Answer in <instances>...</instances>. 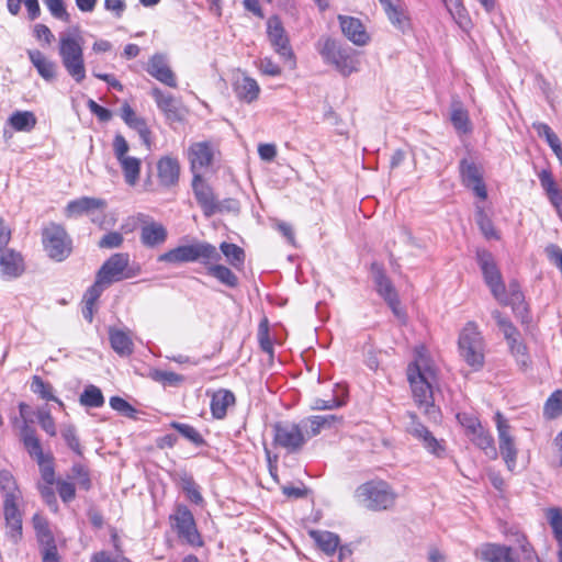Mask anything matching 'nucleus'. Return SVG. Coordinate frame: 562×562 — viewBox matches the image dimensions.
<instances>
[{"label": "nucleus", "mask_w": 562, "mask_h": 562, "mask_svg": "<svg viewBox=\"0 0 562 562\" xmlns=\"http://www.w3.org/2000/svg\"><path fill=\"white\" fill-rule=\"evenodd\" d=\"M407 379L417 406L432 422L440 420L441 414L434 403V387L437 385V372L425 348L416 349L415 360L407 367Z\"/></svg>", "instance_id": "obj_1"}, {"label": "nucleus", "mask_w": 562, "mask_h": 562, "mask_svg": "<svg viewBox=\"0 0 562 562\" xmlns=\"http://www.w3.org/2000/svg\"><path fill=\"white\" fill-rule=\"evenodd\" d=\"M83 38L78 30L63 32L59 35L58 54L67 74L78 83L86 78L83 59Z\"/></svg>", "instance_id": "obj_2"}, {"label": "nucleus", "mask_w": 562, "mask_h": 562, "mask_svg": "<svg viewBox=\"0 0 562 562\" xmlns=\"http://www.w3.org/2000/svg\"><path fill=\"white\" fill-rule=\"evenodd\" d=\"M221 260V254L216 247L206 241H195L190 245H180L158 256L159 262L180 265L187 262H200L209 266Z\"/></svg>", "instance_id": "obj_3"}, {"label": "nucleus", "mask_w": 562, "mask_h": 562, "mask_svg": "<svg viewBox=\"0 0 562 562\" xmlns=\"http://www.w3.org/2000/svg\"><path fill=\"white\" fill-rule=\"evenodd\" d=\"M460 357L474 371L484 366L485 341L479 326L474 322H468L462 328L458 339Z\"/></svg>", "instance_id": "obj_4"}, {"label": "nucleus", "mask_w": 562, "mask_h": 562, "mask_svg": "<svg viewBox=\"0 0 562 562\" xmlns=\"http://www.w3.org/2000/svg\"><path fill=\"white\" fill-rule=\"evenodd\" d=\"M356 498L366 508L374 512L386 510L394 506L396 493L384 481H369L356 490Z\"/></svg>", "instance_id": "obj_5"}, {"label": "nucleus", "mask_w": 562, "mask_h": 562, "mask_svg": "<svg viewBox=\"0 0 562 562\" xmlns=\"http://www.w3.org/2000/svg\"><path fill=\"white\" fill-rule=\"evenodd\" d=\"M319 53L326 63L333 64L345 77L358 71V53L350 46L326 38Z\"/></svg>", "instance_id": "obj_6"}, {"label": "nucleus", "mask_w": 562, "mask_h": 562, "mask_svg": "<svg viewBox=\"0 0 562 562\" xmlns=\"http://www.w3.org/2000/svg\"><path fill=\"white\" fill-rule=\"evenodd\" d=\"M139 273V265L131 263L128 254L117 252L104 261L97 276L99 277V282L111 285L114 282L135 278Z\"/></svg>", "instance_id": "obj_7"}, {"label": "nucleus", "mask_w": 562, "mask_h": 562, "mask_svg": "<svg viewBox=\"0 0 562 562\" xmlns=\"http://www.w3.org/2000/svg\"><path fill=\"white\" fill-rule=\"evenodd\" d=\"M42 241L48 257L55 261H64L71 254V238L66 229L56 223L43 228Z\"/></svg>", "instance_id": "obj_8"}, {"label": "nucleus", "mask_w": 562, "mask_h": 562, "mask_svg": "<svg viewBox=\"0 0 562 562\" xmlns=\"http://www.w3.org/2000/svg\"><path fill=\"white\" fill-rule=\"evenodd\" d=\"M108 203L105 200L93 196H81L71 200L65 207V215L68 218L87 215L91 222L102 226L104 220V210Z\"/></svg>", "instance_id": "obj_9"}, {"label": "nucleus", "mask_w": 562, "mask_h": 562, "mask_svg": "<svg viewBox=\"0 0 562 562\" xmlns=\"http://www.w3.org/2000/svg\"><path fill=\"white\" fill-rule=\"evenodd\" d=\"M130 145L121 134H116L113 139L114 156L120 162L124 179L127 184L135 186L139 179L140 159L128 156Z\"/></svg>", "instance_id": "obj_10"}, {"label": "nucleus", "mask_w": 562, "mask_h": 562, "mask_svg": "<svg viewBox=\"0 0 562 562\" xmlns=\"http://www.w3.org/2000/svg\"><path fill=\"white\" fill-rule=\"evenodd\" d=\"M476 260L492 295L495 300H503L504 281L493 255L485 249H479Z\"/></svg>", "instance_id": "obj_11"}, {"label": "nucleus", "mask_w": 562, "mask_h": 562, "mask_svg": "<svg viewBox=\"0 0 562 562\" xmlns=\"http://www.w3.org/2000/svg\"><path fill=\"white\" fill-rule=\"evenodd\" d=\"M496 428L498 434L499 453L510 472L516 469L518 450L516 448L515 439L510 435V426L507 419L497 412L495 414Z\"/></svg>", "instance_id": "obj_12"}, {"label": "nucleus", "mask_w": 562, "mask_h": 562, "mask_svg": "<svg viewBox=\"0 0 562 562\" xmlns=\"http://www.w3.org/2000/svg\"><path fill=\"white\" fill-rule=\"evenodd\" d=\"M267 34L274 52L285 61H290L291 68L295 66L294 54L281 20L273 15L267 22Z\"/></svg>", "instance_id": "obj_13"}, {"label": "nucleus", "mask_w": 562, "mask_h": 562, "mask_svg": "<svg viewBox=\"0 0 562 562\" xmlns=\"http://www.w3.org/2000/svg\"><path fill=\"white\" fill-rule=\"evenodd\" d=\"M459 172L461 182L465 188L471 189L473 193L482 200L487 198V190L483 181V170L481 166L471 159L463 158L459 164Z\"/></svg>", "instance_id": "obj_14"}, {"label": "nucleus", "mask_w": 562, "mask_h": 562, "mask_svg": "<svg viewBox=\"0 0 562 562\" xmlns=\"http://www.w3.org/2000/svg\"><path fill=\"white\" fill-rule=\"evenodd\" d=\"M274 429V443L290 452L299 451L305 443L301 425L294 423H278Z\"/></svg>", "instance_id": "obj_15"}, {"label": "nucleus", "mask_w": 562, "mask_h": 562, "mask_svg": "<svg viewBox=\"0 0 562 562\" xmlns=\"http://www.w3.org/2000/svg\"><path fill=\"white\" fill-rule=\"evenodd\" d=\"M409 423L407 424V432L411 434L415 439L419 440L424 448L430 453L441 457L445 453V446L442 440H438L431 431L428 430L417 418L415 413H407Z\"/></svg>", "instance_id": "obj_16"}, {"label": "nucleus", "mask_w": 562, "mask_h": 562, "mask_svg": "<svg viewBox=\"0 0 562 562\" xmlns=\"http://www.w3.org/2000/svg\"><path fill=\"white\" fill-rule=\"evenodd\" d=\"M192 189L194 196L206 217H211L223 211L221 202L214 195L212 188L203 181L201 175H194Z\"/></svg>", "instance_id": "obj_17"}, {"label": "nucleus", "mask_w": 562, "mask_h": 562, "mask_svg": "<svg viewBox=\"0 0 562 562\" xmlns=\"http://www.w3.org/2000/svg\"><path fill=\"white\" fill-rule=\"evenodd\" d=\"M172 518L179 537L186 539L192 546L202 543L193 515L186 506H179Z\"/></svg>", "instance_id": "obj_18"}, {"label": "nucleus", "mask_w": 562, "mask_h": 562, "mask_svg": "<svg viewBox=\"0 0 562 562\" xmlns=\"http://www.w3.org/2000/svg\"><path fill=\"white\" fill-rule=\"evenodd\" d=\"M150 94L167 121L180 122L183 120V109L180 102L170 93H165L161 89L155 87L151 89Z\"/></svg>", "instance_id": "obj_19"}, {"label": "nucleus", "mask_w": 562, "mask_h": 562, "mask_svg": "<svg viewBox=\"0 0 562 562\" xmlns=\"http://www.w3.org/2000/svg\"><path fill=\"white\" fill-rule=\"evenodd\" d=\"M374 283L378 293L385 300L387 305L397 318H403L404 314L400 308V300L391 280L380 268L374 270Z\"/></svg>", "instance_id": "obj_20"}, {"label": "nucleus", "mask_w": 562, "mask_h": 562, "mask_svg": "<svg viewBox=\"0 0 562 562\" xmlns=\"http://www.w3.org/2000/svg\"><path fill=\"white\" fill-rule=\"evenodd\" d=\"M213 157L214 148L210 142L193 143L188 149V159L194 175L209 168L213 162Z\"/></svg>", "instance_id": "obj_21"}, {"label": "nucleus", "mask_w": 562, "mask_h": 562, "mask_svg": "<svg viewBox=\"0 0 562 562\" xmlns=\"http://www.w3.org/2000/svg\"><path fill=\"white\" fill-rule=\"evenodd\" d=\"M146 71L161 83L177 88V78L164 54H155L148 60Z\"/></svg>", "instance_id": "obj_22"}, {"label": "nucleus", "mask_w": 562, "mask_h": 562, "mask_svg": "<svg viewBox=\"0 0 562 562\" xmlns=\"http://www.w3.org/2000/svg\"><path fill=\"white\" fill-rule=\"evenodd\" d=\"M21 499L3 501V516L8 537L16 543L22 537V513L19 508Z\"/></svg>", "instance_id": "obj_23"}, {"label": "nucleus", "mask_w": 562, "mask_h": 562, "mask_svg": "<svg viewBox=\"0 0 562 562\" xmlns=\"http://www.w3.org/2000/svg\"><path fill=\"white\" fill-rule=\"evenodd\" d=\"M167 237V228L161 223L150 220L145 221L140 226L139 239L145 247L154 248L162 245Z\"/></svg>", "instance_id": "obj_24"}, {"label": "nucleus", "mask_w": 562, "mask_h": 562, "mask_svg": "<svg viewBox=\"0 0 562 562\" xmlns=\"http://www.w3.org/2000/svg\"><path fill=\"white\" fill-rule=\"evenodd\" d=\"M0 271L9 278L20 277L24 272L22 255L7 247L0 250Z\"/></svg>", "instance_id": "obj_25"}, {"label": "nucleus", "mask_w": 562, "mask_h": 562, "mask_svg": "<svg viewBox=\"0 0 562 562\" xmlns=\"http://www.w3.org/2000/svg\"><path fill=\"white\" fill-rule=\"evenodd\" d=\"M344 35L355 45L363 46L369 41V35L359 19L352 16H338Z\"/></svg>", "instance_id": "obj_26"}, {"label": "nucleus", "mask_w": 562, "mask_h": 562, "mask_svg": "<svg viewBox=\"0 0 562 562\" xmlns=\"http://www.w3.org/2000/svg\"><path fill=\"white\" fill-rule=\"evenodd\" d=\"M180 165L177 158L170 156L161 157L157 162V176L164 187H172L179 180Z\"/></svg>", "instance_id": "obj_27"}, {"label": "nucleus", "mask_w": 562, "mask_h": 562, "mask_svg": "<svg viewBox=\"0 0 562 562\" xmlns=\"http://www.w3.org/2000/svg\"><path fill=\"white\" fill-rule=\"evenodd\" d=\"M27 56L38 75L46 81L52 82L57 77V65L38 49L27 50Z\"/></svg>", "instance_id": "obj_28"}, {"label": "nucleus", "mask_w": 562, "mask_h": 562, "mask_svg": "<svg viewBox=\"0 0 562 562\" xmlns=\"http://www.w3.org/2000/svg\"><path fill=\"white\" fill-rule=\"evenodd\" d=\"M236 397L234 393L226 389H220L212 393L210 408L215 419H223L227 415V409L234 406Z\"/></svg>", "instance_id": "obj_29"}, {"label": "nucleus", "mask_w": 562, "mask_h": 562, "mask_svg": "<svg viewBox=\"0 0 562 562\" xmlns=\"http://www.w3.org/2000/svg\"><path fill=\"white\" fill-rule=\"evenodd\" d=\"M476 555L483 562H515L512 554V548L501 544L486 543L477 551Z\"/></svg>", "instance_id": "obj_30"}, {"label": "nucleus", "mask_w": 562, "mask_h": 562, "mask_svg": "<svg viewBox=\"0 0 562 562\" xmlns=\"http://www.w3.org/2000/svg\"><path fill=\"white\" fill-rule=\"evenodd\" d=\"M121 116L131 128H134L139 134V137L144 144L149 147L151 133L146 124V121L143 117L136 115L135 111L126 103L122 106Z\"/></svg>", "instance_id": "obj_31"}, {"label": "nucleus", "mask_w": 562, "mask_h": 562, "mask_svg": "<svg viewBox=\"0 0 562 562\" xmlns=\"http://www.w3.org/2000/svg\"><path fill=\"white\" fill-rule=\"evenodd\" d=\"M234 91L239 100L251 103L258 99L260 87L255 79L240 75L234 81Z\"/></svg>", "instance_id": "obj_32"}, {"label": "nucleus", "mask_w": 562, "mask_h": 562, "mask_svg": "<svg viewBox=\"0 0 562 562\" xmlns=\"http://www.w3.org/2000/svg\"><path fill=\"white\" fill-rule=\"evenodd\" d=\"M109 340L112 349L121 357H128L134 351L132 337L125 330L110 328Z\"/></svg>", "instance_id": "obj_33"}, {"label": "nucleus", "mask_w": 562, "mask_h": 562, "mask_svg": "<svg viewBox=\"0 0 562 562\" xmlns=\"http://www.w3.org/2000/svg\"><path fill=\"white\" fill-rule=\"evenodd\" d=\"M341 418L336 415L325 416H310L301 422L302 426L306 428L310 437L317 436L323 429L331 428Z\"/></svg>", "instance_id": "obj_34"}, {"label": "nucleus", "mask_w": 562, "mask_h": 562, "mask_svg": "<svg viewBox=\"0 0 562 562\" xmlns=\"http://www.w3.org/2000/svg\"><path fill=\"white\" fill-rule=\"evenodd\" d=\"M471 441L482 449L485 454L491 459H496L498 456L497 449L494 445L493 436L481 426L470 436Z\"/></svg>", "instance_id": "obj_35"}, {"label": "nucleus", "mask_w": 562, "mask_h": 562, "mask_svg": "<svg viewBox=\"0 0 562 562\" xmlns=\"http://www.w3.org/2000/svg\"><path fill=\"white\" fill-rule=\"evenodd\" d=\"M499 304L512 306L514 312H518L524 303V294L517 281L509 282L508 288L504 284L503 300H496Z\"/></svg>", "instance_id": "obj_36"}, {"label": "nucleus", "mask_w": 562, "mask_h": 562, "mask_svg": "<svg viewBox=\"0 0 562 562\" xmlns=\"http://www.w3.org/2000/svg\"><path fill=\"white\" fill-rule=\"evenodd\" d=\"M36 116L30 111H15L8 119V123L16 132H30L36 125Z\"/></svg>", "instance_id": "obj_37"}, {"label": "nucleus", "mask_w": 562, "mask_h": 562, "mask_svg": "<svg viewBox=\"0 0 562 562\" xmlns=\"http://www.w3.org/2000/svg\"><path fill=\"white\" fill-rule=\"evenodd\" d=\"M0 490L3 501L22 499V493L12 473L8 470L0 471Z\"/></svg>", "instance_id": "obj_38"}, {"label": "nucleus", "mask_w": 562, "mask_h": 562, "mask_svg": "<svg viewBox=\"0 0 562 562\" xmlns=\"http://www.w3.org/2000/svg\"><path fill=\"white\" fill-rule=\"evenodd\" d=\"M0 490L3 501L22 499V493L12 473L8 470L0 471Z\"/></svg>", "instance_id": "obj_39"}, {"label": "nucleus", "mask_w": 562, "mask_h": 562, "mask_svg": "<svg viewBox=\"0 0 562 562\" xmlns=\"http://www.w3.org/2000/svg\"><path fill=\"white\" fill-rule=\"evenodd\" d=\"M205 267L207 274L215 278L222 284L228 288H236L238 285L237 276L226 266L215 265L214 262H211L209 266Z\"/></svg>", "instance_id": "obj_40"}, {"label": "nucleus", "mask_w": 562, "mask_h": 562, "mask_svg": "<svg viewBox=\"0 0 562 562\" xmlns=\"http://www.w3.org/2000/svg\"><path fill=\"white\" fill-rule=\"evenodd\" d=\"M311 537L317 543V546L327 554L331 555L336 552L339 544V537L329 531L312 530Z\"/></svg>", "instance_id": "obj_41"}, {"label": "nucleus", "mask_w": 562, "mask_h": 562, "mask_svg": "<svg viewBox=\"0 0 562 562\" xmlns=\"http://www.w3.org/2000/svg\"><path fill=\"white\" fill-rule=\"evenodd\" d=\"M390 22L398 27L404 29L407 24V18L401 7L395 4L392 0H379Z\"/></svg>", "instance_id": "obj_42"}, {"label": "nucleus", "mask_w": 562, "mask_h": 562, "mask_svg": "<svg viewBox=\"0 0 562 562\" xmlns=\"http://www.w3.org/2000/svg\"><path fill=\"white\" fill-rule=\"evenodd\" d=\"M546 516L560 548L559 560H562V509L558 507L548 508Z\"/></svg>", "instance_id": "obj_43"}, {"label": "nucleus", "mask_w": 562, "mask_h": 562, "mask_svg": "<svg viewBox=\"0 0 562 562\" xmlns=\"http://www.w3.org/2000/svg\"><path fill=\"white\" fill-rule=\"evenodd\" d=\"M222 254L226 257L231 266L236 269H240L245 261V251L236 244L223 241L220 245Z\"/></svg>", "instance_id": "obj_44"}, {"label": "nucleus", "mask_w": 562, "mask_h": 562, "mask_svg": "<svg viewBox=\"0 0 562 562\" xmlns=\"http://www.w3.org/2000/svg\"><path fill=\"white\" fill-rule=\"evenodd\" d=\"M149 376L155 382L160 383L162 386L178 387L184 382V376L172 371L151 370Z\"/></svg>", "instance_id": "obj_45"}, {"label": "nucleus", "mask_w": 562, "mask_h": 562, "mask_svg": "<svg viewBox=\"0 0 562 562\" xmlns=\"http://www.w3.org/2000/svg\"><path fill=\"white\" fill-rule=\"evenodd\" d=\"M31 391L45 401H53L58 403L60 407L64 406L63 402L54 395L52 384L45 382L38 375H34L32 378Z\"/></svg>", "instance_id": "obj_46"}, {"label": "nucleus", "mask_w": 562, "mask_h": 562, "mask_svg": "<svg viewBox=\"0 0 562 562\" xmlns=\"http://www.w3.org/2000/svg\"><path fill=\"white\" fill-rule=\"evenodd\" d=\"M79 402L83 406L97 408L104 404V396L98 386L90 384L80 394Z\"/></svg>", "instance_id": "obj_47"}, {"label": "nucleus", "mask_w": 562, "mask_h": 562, "mask_svg": "<svg viewBox=\"0 0 562 562\" xmlns=\"http://www.w3.org/2000/svg\"><path fill=\"white\" fill-rule=\"evenodd\" d=\"M475 221H476V224L479 225L482 234L485 236V238H487V239H498L499 238L498 233L495 229L492 220L487 216V214L485 213V211L483 210L482 206L477 205L475 209Z\"/></svg>", "instance_id": "obj_48"}, {"label": "nucleus", "mask_w": 562, "mask_h": 562, "mask_svg": "<svg viewBox=\"0 0 562 562\" xmlns=\"http://www.w3.org/2000/svg\"><path fill=\"white\" fill-rule=\"evenodd\" d=\"M170 427L176 429L181 436H183L186 439H188L195 446H202L204 443L202 435L191 425L179 422H172L170 424Z\"/></svg>", "instance_id": "obj_49"}, {"label": "nucleus", "mask_w": 562, "mask_h": 562, "mask_svg": "<svg viewBox=\"0 0 562 562\" xmlns=\"http://www.w3.org/2000/svg\"><path fill=\"white\" fill-rule=\"evenodd\" d=\"M32 521L38 540L45 543L53 542V535L50 532L48 521L40 514H35Z\"/></svg>", "instance_id": "obj_50"}, {"label": "nucleus", "mask_w": 562, "mask_h": 562, "mask_svg": "<svg viewBox=\"0 0 562 562\" xmlns=\"http://www.w3.org/2000/svg\"><path fill=\"white\" fill-rule=\"evenodd\" d=\"M510 353L516 359L517 363L526 368L530 363V357L527 351V346L519 338L508 344Z\"/></svg>", "instance_id": "obj_51"}, {"label": "nucleus", "mask_w": 562, "mask_h": 562, "mask_svg": "<svg viewBox=\"0 0 562 562\" xmlns=\"http://www.w3.org/2000/svg\"><path fill=\"white\" fill-rule=\"evenodd\" d=\"M69 479L76 480L78 486L85 491H88L91 487L89 471L85 465L80 463H75L71 467V474L69 475Z\"/></svg>", "instance_id": "obj_52"}, {"label": "nucleus", "mask_w": 562, "mask_h": 562, "mask_svg": "<svg viewBox=\"0 0 562 562\" xmlns=\"http://www.w3.org/2000/svg\"><path fill=\"white\" fill-rule=\"evenodd\" d=\"M447 9L460 27L467 29L471 24L468 11L461 0L452 3L451 7H447Z\"/></svg>", "instance_id": "obj_53"}, {"label": "nucleus", "mask_w": 562, "mask_h": 562, "mask_svg": "<svg viewBox=\"0 0 562 562\" xmlns=\"http://www.w3.org/2000/svg\"><path fill=\"white\" fill-rule=\"evenodd\" d=\"M450 119L458 132L464 134L470 131L468 112L462 108H454L451 112Z\"/></svg>", "instance_id": "obj_54"}, {"label": "nucleus", "mask_w": 562, "mask_h": 562, "mask_svg": "<svg viewBox=\"0 0 562 562\" xmlns=\"http://www.w3.org/2000/svg\"><path fill=\"white\" fill-rule=\"evenodd\" d=\"M37 464L40 467L41 475L43 481L47 485H53L57 481L55 480V470L53 465V458L49 456L43 460H38Z\"/></svg>", "instance_id": "obj_55"}, {"label": "nucleus", "mask_w": 562, "mask_h": 562, "mask_svg": "<svg viewBox=\"0 0 562 562\" xmlns=\"http://www.w3.org/2000/svg\"><path fill=\"white\" fill-rule=\"evenodd\" d=\"M182 488L187 493V496L191 502L195 504H200L203 502V497L194 480L191 476L186 475L184 477H182Z\"/></svg>", "instance_id": "obj_56"}, {"label": "nucleus", "mask_w": 562, "mask_h": 562, "mask_svg": "<svg viewBox=\"0 0 562 562\" xmlns=\"http://www.w3.org/2000/svg\"><path fill=\"white\" fill-rule=\"evenodd\" d=\"M44 3L46 4L50 14L55 19L61 20L64 22H69L70 15L66 11L63 0H46Z\"/></svg>", "instance_id": "obj_57"}, {"label": "nucleus", "mask_w": 562, "mask_h": 562, "mask_svg": "<svg viewBox=\"0 0 562 562\" xmlns=\"http://www.w3.org/2000/svg\"><path fill=\"white\" fill-rule=\"evenodd\" d=\"M544 409L552 417L562 412V390H558L550 395L546 402Z\"/></svg>", "instance_id": "obj_58"}, {"label": "nucleus", "mask_w": 562, "mask_h": 562, "mask_svg": "<svg viewBox=\"0 0 562 562\" xmlns=\"http://www.w3.org/2000/svg\"><path fill=\"white\" fill-rule=\"evenodd\" d=\"M106 286H109L106 283L99 282V277L97 276L95 282L87 290L83 296V303L94 305Z\"/></svg>", "instance_id": "obj_59"}, {"label": "nucleus", "mask_w": 562, "mask_h": 562, "mask_svg": "<svg viewBox=\"0 0 562 562\" xmlns=\"http://www.w3.org/2000/svg\"><path fill=\"white\" fill-rule=\"evenodd\" d=\"M57 492L64 503H69L76 497L75 484L66 480H57Z\"/></svg>", "instance_id": "obj_60"}, {"label": "nucleus", "mask_w": 562, "mask_h": 562, "mask_svg": "<svg viewBox=\"0 0 562 562\" xmlns=\"http://www.w3.org/2000/svg\"><path fill=\"white\" fill-rule=\"evenodd\" d=\"M110 406L126 417H133L136 413V409L120 396H112L110 398Z\"/></svg>", "instance_id": "obj_61"}, {"label": "nucleus", "mask_w": 562, "mask_h": 562, "mask_svg": "<svg viewBox=\"0 0 562 562\" xmlns=\"http://www.w3.org/2000/svg\"><path fill=\"white\" fill-rule=\"evenodd\" d=\"M259 344L262 351L268 353L269 356L273 355V344L269 336V330L267 326V321L262 322L259 326L258 333Z\"/></svg>", "instance_id": "obj_62"}, {"label": "nucleus", "mask_w": 562, "mask_h": 562, "mask_svg": "<svg viewBox=\"0 0 562 562\" xmlns=\"http://www.w3.org/2000/svg\"><path fill=\"white\" fill-rule=\"evenodd\" d=\"M61 436L68 447L76 453L81 454V447L79 439L76 435V429L72 426H66L61 429Z\"/></svg>", "instance_id": "obj_63"}, {"label": "nucleus", "mask_w": 562, "mask_h": 562, "mask_svg": "<svg viewBox=\"0 0 562 562\" xmlns=\"http://www.w3.org/2000/svg\"><path fill=\"white\" fill-rule=\"evenodd\" d=\"M123 235L119 232H110L105 234L98 243L100 248H117L123 244Z\"/></svg>", "instance_id": "obj_64"}]
</instances>
